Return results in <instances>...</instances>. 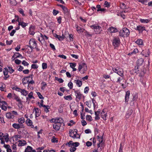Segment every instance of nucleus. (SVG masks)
I'll use <instances>...</instances> for the list:
<instances>
[{"instance_id":"nucleus-57","label":"nucleus","mask_w":152,"mask_h":152,"mask_svg":"<svg viewBox=\"0 0 152 152\" xmlns=\"http://www.w3.org/2000/svg\"><path fill=\"white\" fill-rule=\"evenodd\" d=\"M19 12L23 16H24L25 15V14L24 13L23 10L22 9H19Z\"/></svg>"},{"instance_id":"nucleus-3","label":"nucleus","mask_w":152,"mask_h":152,"mask_svg":"<svg viewBox=\"0 0 152 152\" xmlns=\"http://www.w3.org/2000/svg\"><path fill=\"white\" fill-rule=\"evenodd\" d=\"M91 27L94 29V31L96 34H99L102 31V28L98 24H95L90 26Z\"/></svg>"},{"instance_id":"nucleus-13","label":"nucleus","mask_w":152,"mask_h":152,"mask_svg":"<svg viewBox=\"0 0 152 152\" xmlns=\"http://www.w3.org/2000/svg\"><path fill=\"white\" fill-rule=\"evenodd\" d=\"M150 53V52L149 50L148 49H146L143 50L141 53L142 55L144 56L145 57H147L149 56Z\"/></svg>"},{"instance_id":"nucleus-30","label":"nucleus","mask_w":152,"mask_h":152,"mask_svg":"<svg viewBox=\"0 0 152 152\" xmlns=\"http://www.w3.org/2000/svg\"><path fill=\"white\" fill-rule=\"evenodd\" d=\"M144 62L143 59L140 58L138 59L137 61V64L138 66H140Z\"/></svg>"},{"instance_id":"nucleus-16","label":"nucleus","mask_w":152,"mask_h":152,"mask_svg":"<svg viewBox=\"0 0 152 152\" xmlns=\"http://www.w3.org/2000/svg\"><path fill=\"white\" fill-rule=\"evenodd\" d=\"M35 111V118L37 119V118L39 117L41 114L40 110L38 108L35 107L34 111Z\"/></svg>"},{"instance_id":"nucleus-26","label":"nucleus","mask_w":152,"mask_h":152,"mask_svg":"<svg viewBox=\"0 0 152 152\" xmlns=\"http://www.w3.org/2000/svg\"><path fill=\"white\" fill-rule=\"evenodd\" d=\"M74 82L76 84L77 86L79 87L81 86L82 85V82L79 80H75Z\"/></svg>"},{"instance_id":"nucleus-9","label":"nucleus","mask_w":152,"mask_h":152,"mask_svg":"<svg viewBox=\"0 0 152 152\" xmlns=\"http://www.w3.org/2000/svg\"><path fill=\"white\" fill-rule=\"evenodd\" d=\"M73 90L74 91L76 96V100L77 102H78L83 96V94H81L79 90H75L74 89Z\"/></svg>"},{"instance_id":"nucleus-27","label":"nucleus","mask_w":152,"mask_h":152,"mask_svg":"<svg viewBox=\"0 0 152 152\" xmlns=\"http://www.w3.org/2000/svg\"><path fill=\"white\" fill-rule=\"evenodd\" d=\"M138 96L137 94H135L133 96V98L131 101V103L132 105H134V102L136 101L137 99Z\"/></svg>"},{"instance_id":"nucleus-37","label":"nucleus","mask_w":152,"mask_h":152,"mask_svg":"<svg viewBox=\"0 0 152 152\" xmlns=\"http://www.w3.org/2000/svg\"><path fill=\"white\" fill-rule=\"evenodd\" d=\"M32 149V147L30 146H28L25 150V152H31Z\"/></svg>"},{"instance_id":"nucleus-34","label":"nucleus","mask_w":152,"mask_h":152,"mask_svg":"<svg viewBox=\"0 0 152 152\" xmlns=\"http://www.w3.org/2000/svg\"><path fill=\"white\" fill-rule=\"evenodd\" d=\"M22 95L24 96H26L28 94V92L24 89H22L20 92Z\"/></svg>"},{"instance_id":"nucleus-24","label":"nucleus","mask_w":152,"mask_h":152,"mask_svg":"<svg viewBox=\"0 0 152 152\" xmlns=\"http://www.w3.org/2000/svg\"><path fill=\"white\" fill-rule=\"evenodd\" d=\"M54 36L56 38L58 39L60 41H62L64 38V36L62 34V36L58 35L56 34H54Z\"/></svg>"},{"instance_id":"nucleus-11","label":"nucleus","mask_w":152,"mask_h":152,"mask_svg":"<svg viewBox=\"0 0 152 152\" xmlns=\"http://www.w3.org/2000/svg\"><path fill=\"white\" fill-rule=\"evenodd\" d=\"M134 28L136 30L138 31L139 33H142L143 31L146 30L145 27L140 25H139L136 27H134Z\"/></svg>"},{"instance_id":"nucleus-63","label":"nucleus","mask_w":152,"mask_h":152,"mask_svg":"<svg viewBox=\"0 0 152 152\" xmlns=\"http://www.w3.org/2000/svg\"><path fill=\"white\" fill-rule=\"evenodd\" d=\"M76 149V148L74 147H71L70 149V151L71 152H74Z\"/></svg>"},{"instance_id":"nucleus-42","label":"nucleus","mask_w":152,"mask_h":152,"mask_svg":"<svg viewBox=\"0 0 152 152\" xmlns=\"http://www.w3.org/2000/svg\"><path fill=\"white\" fill-rule=\"evenodd\" d=\"M97 139L100 143H103V137L101 136H97Z\"/></svg>"},{"instance_id":"nucleus-55","label":"nucleus","mask_w":152,"mask_h":152,"mask_svg":"<svg viewBox=\"0 0 152 152\" xmlns=\"http://www.w3.org/2000/svg\"><path fill=\"white\" fill-rule=\"evenodd\" d=\"M13 94H12L11 93H9L7 96V97L9 98V99H10L12 98H13Z\"/></svg>"},{"instance_id":"nucleus-25","label":"nucleus","mask_w":152,"mask_h":152,"mask_svg":"<svg viewBox=\"0 0 152 152\" xmlns=\"http://www.w3.org/2000/svg\"><path fill=\"white\" fill-rule=\"evenodd\" d=\"M61 124H59L55 123L53 125V128L56 131H58L60 129Z\"/></svg>"},{"instance_id":"nucleus-51","label":"nucleus","mask_w":152,"mask_h":152,"mask_svg":"<svg viewBox=\"0 0 152 152\" xmlns=\"http://www.w3.org/2000/svg\"><path fill=\"white\" fill-rule=\"evenodd\" d=\"M51 142L53 143L57 142H58V140H57L56 138L55 137H53V138L51 139Z\"/></svg>"},{"instance_id":"nucleus-32","label":"nucleus","mask_w":152,"mask_h":152,"mask_svg":"<svg viewBox=\"0 0 152 152\" xmlns=\"http://www.w3.org/2000/svg\"><path fill=\"white\" fill-rule=\"evenodd\" d=\"M140 21L142 23H147L150 21V20L149 19H140Z\"/></svg>"},{"instance_id":"nucleus-44","label":"nucleus","mask_w":152,"mask_h":152,"mask_svg":"<svg viewBox=\"0 0 152 152\" xmlns=\"http://www.w3.org/2000/svg\"><path fill=\"white\" fill-rule=\"evenodd\" d=\"M69 64L70 67L72 69L76 66V64L75 63H70Z\"/></svg>"},{"instance_id":"nucleus-49","label":"nucleus","mask_w":152,"mask_h":152,"mask_svg":"<svg viewBox=\"0 0 152 152\" xmlns=\"http://www.w3.org/2000/svg\"><path fill=\"white\" fill-rule=\"evenodd\" d=\"M40 37L42 38V40H44L45 39H48V37L46 35L43 36L42 33H40Z\"/></svg>"},{"instance_id":"nucleus-22","label":"nucleus","mask_w":152,"mask_h":152,"mask_svg":"<svg viewBox=\"0 0 152 152\" xmlns=\"http://www.w3.org/2000/svg\"><path fill=\"white\" fill-rule=\"evenodd\" d=\"M101 118L104 120H106V119L107 113L104 111L103 110L101 113Z\"/></svg>"},{"instance_id":"nucleus-28","label":"nucleus","mask_w":152,"mask_h":152,"mask_svg":"<svg viewBox=\"0 0 152 152\" xmlns=\"http://www.w3.org/2000/svg\"><path fill=\"white\" fill-rule=\"evenodd\" d=\"M0 90L2 91H4L6 92V86L3 83L0 84Z\"/></svg>"},{"instance_id":"nucleus-50","label":"nucleus","mask_w":152,"mask_h":152,"mask_svg":"<svg viewBox=\"0 0 152 152\" xmlns=\"http://www.w3.org/2000/svg\"><path fill=\"white\" fill-rule=\"evenodd\" d=\"M68 86L70 89H72L73 88L72 83L71 81L69 82L68 84Z\"/></svg>"},{"instance_id":"nucleus-52","label":"nucleus","mask_w":152,"mask_h":152,"mask_svg":"<svg viewBox=\"0 0 152 152\" xmlns=\"http://www.w3.org/2000/svg\"><path fill=\"white\" fill-rule=\"evenodd\" d=\"M37 94L39 99H44V98L39 92H37Z\"/></svg>"},{"instance_id":"nucleus-7","label":"nucleus","mask_w":152,"mask_h":152,"mask_svg":"<svg viewBox=\"0 0 152 152\" xmlns=\"http://www.w3.org/2000/svg\"><path fill=\"white\" fill-rule=\"evenodd\" d=\"M81 69H83L81 71V73L82 74L84 73L87 71V69L86 64L84 63L79 64L78 68V70L79 71H81Z\"/></svg>"},{"instance_id":"nucleus-54","label":"nucleus","mask_w":152,"mask_h":152,"mask_svg":"<svg viewBox=\"0 0 152 152\" xmlns=\"http://www.w3.org/2000/svg\"><path fill=\"white\" fill-rule=\"evenodd\" d=\"M28 89H30L31 90H33L34 89V88L33 87L32 85H33L31 84H30L29 83H28Z\"/></svg>"},{"instance_id":"nucleus-12","label":"nucleus","mask_w":152,"mask_h":152,"mask_svg":"<svg viewBox=\"0 0 152 152\" xmlns=\"http://www.w3.org/2000/svg\"><path fill=\"white\" fill-rule=\"evenodd\" d=\"M75 27L79 34L82 33L85 31L84 29L79 26L77 24H75Z\"/></svg>"},{"instance_id":"nucleus-39","label":"nucleus","mask_w":152,"mask_h":152,"mask_svg":"<svg viewBox=\"0 0 152 152\" xmlns=\"http://www.w3.org/2000/svg\"><path fill=\"white\" fill-rule=\"evenodd\" d=\"M9 72V70L7 68H5L4 69L3 71V73L4 75H8Z\"/></svg>"},{"instance_id":"nucleus-56","label":"nucleus","mask_w":152,"mask_h":152,"mask_svg":"<svg viewBox=\"0 0 152 152\" xmlns=\"http://www.w3.org/2000/svg\"><path fill=\"white\" fill-rule=\"evenodd\" d=\"M7 105H2L1 106V109L4 110L6 111L7 110Z\"/></svg>"},{"instance_id":"nucleus-18","label":"nucleus","mask_w":152,"mask_h":152,"mask_svg":"<svg viewBox=\"0 0 152 152\" xmlns=\"http://www.w3.org/2000/svg\"><path fill=\"white\" fill-rule=\"evenodd\" d=\"M132 112L133 110L132 109H128L125 115L126 118H129L130 115L132 114Z\"/></svg>"},{"instance_id":"nucleus-58","label":"nucleus","mask_w":152,"mask_h":152,"mask_svg":"<svg viewBox=\"0 0 152 152\" xmlns=\"http://www.w3.org/2000/svg\"><path fill=\"white\" fill-rule=\"evenodd\" d=\"M86 119L89 121H91L92 120L91 117L90 115H87L86 116Z\"/></svg>"},{"instance_id":"nucleus-62","label":"nucleus","mask_w":152,"mask_h":152,"mask_svg":"<svg viewBox=\"0 0 152 152\" xmlns=\"http://www.w3.org/2000/svg\"><path fill=\"white\" fill-rule=\"evenodd\" d=\"M89 88L88 87H86L84 89V93L85 94H87L88 92Z\"/></svg>"},{"instance_id":"nucleus-64","label":"nucleus","mask_w":152,"mask_h":152,"mask_svg":"<svg viewBox=\"0 0 152 152\" xmlns=\"http://www.w3.org/2000/svg\"><path fill=\"white\" fill-rule=\"evenodd\" d=\"M123 148L122 147V143H121L120 145V147L118 150V152H123Z\"/></svg>"},{"instance_id":"nucleus-59","label":"nucleus","mask_w":152,"mask_h":152,"mask_svg":"<svg viewBox=\"0 0 152 152\" xmlns=\"http://www.w3.org/2000/svg\"><path fill=\"white\" fill-rule=\"evenodd\" d=\"M18 102V107L19 108H22L23 105H22V103L21 100L20 101V102Z\"/></svg>"},{"instance_id":"nucleus-43","label":"nucleus","mask_w":152,"mask_h":152,"mask_svg":"<svg viewBox=\"0 0 152 152\" xmlns=\"http://www.w3.org/2000/svg\"><path fill=\"white\" fill-rule=\"evenodd\" d=\"M33 93L32 92H31L28 94V98L30 99H34V97L33 96Z\"/></svg>"},{"instance_id":"nucleus-48","label":"nucleus","mask_w":152,"mask_h":152,"mask_svg":"<svg viewBox=\"0 0 152 152\" xmlns=\"http://www.w3.org/2000/svg\"><path fill=\"white\" fill-rule=\"evenodd\" d=\"M42 68L43 69H46L47 68V65L46 63H43L42 64Z\"/></svg>"},{"instance_id":"nucleus-10","label":"nucleus","mask_w":152,"mask_h":152,"mask_svg":"<svg viewBox=\"0 0 152 152\" xmlns=\"http://www.w3.org/2000/svg\"><path fill=\"white\" fill-rule=\"evenodd\" d=\"M120 39L118 37H114L113 40V45L115 47H118L120 44Z\"/></svg>"},{"instance_id":"nucleus-35","label":"nucleus","mask_w":152,"mask_h":152,"mask_svg":"<svg viewBox=\"0 0 152 152\" xmlns=\"http://www.w3.org/2000/svg\"><path fill=\"white\" fill-rule=\"evenodd\" d=\"M13 98L14 99L16 100L18 102H20V101L21 100L20 97L15 94H13Z\"/></svg>"},{"instance_id":"nucleus-20","label":"nucleus","mask_w":152,"mask_h":152,"mask_svg":"<svg viewBox=\"0 0 152 152\" xmlns=\"http://www.w3.org/2000/svg\"><path fill=\"white\" fill-rule=\"evenodd\" d=\"M25 122V120L24 118L23 117L19 118L18 120V122L19 124L22 127L23 126V124Z\"/></svg>"},{"instance_id":"nucleus-14","label":"nucleus","mask_w":152,"mask_h":152,"mask_svg":"<svg viewBox=\"0 0 152 152\" xmlns=\"http://www.w3.org/2000/svg\"><path fill=\"white\" fill-rule=\"evenodd\" d=\"M53 120H54V121H53V122H54L55 123H57V124H61L63 123L64 122V120L62 118L59 117V118H56L54 119H53Z\"/></svg>"},{"instance_id":"nucleus-47","label":"nucleus","mask_w":152,"mask_h":152,"mask_svg":"<svg viewBox=\"0 0 152 152\" xmlns=\"http://www.w3.org/2000/svg\"><path fill=\"white\" fill-rule=\"evenodd\" d=\"M42 85L41 89L42 90H44L47 86V84L45 82H43L42 83Z\"/></svg>"},{"instance_id":"nucleus-21","label":"nucleus","mask_w":152,"mask_h":152,"mask_svg":"<svg viewBox=\"0 0 152 152\" xmlns=\"http://www.w3.org/2000/svg\"><path fill=\"white\" fill-rule=\"evenodd\" d=\"M108 31L110 33H115L117 31V29L115 28L111 27L108 29Z\"/></svg>"},{"instance_id":"nucleus-29","label":"nucleus","mask_w":152,"mask_h":152,"mask_svg":"<svg viewBox=\"0 0 152 152\" xmlns=\"http://www.w3.org/2000/svg\"><path fill=\"white\" fill-rule=\"evenodd\" d=\"M12 127L15 129H19L22 128L19 124L14 123L12 125Z\"/></svg>"},{"instance_id":"nucleus-4","label":"nucleus","mask_w":152,"mask_h":152,"mask_svg":"<svg viewBox=\"0 0 152 152\" xmlns=\"http://www.w3.org/2000/svg\"><path fill=\"white\" fill-rule=\"evenodd\" d=\"M77 130L76 129H74V131L72 130L69 131V136L73 138H80V135L77 133Z\"/></svg>"},{"instance_id":"nucleus-38","label":"nucleus","mask_w":152,"mask_h":152,"mask_svg":"<svg viewBox=\"0 0 152 152\" xmlns=\"http://www.w3.org/2000/svg\"><path fill=\"white\" fill-rule=\"evenodd\" d=\"M18 25L19 26H21L22 28H24L28 25V23H24L23 22L21 23H18Z\"/></svg>"},{"instance_id":"nucleus-17","label":"nucleus","mask_w":152,"mask_h":152,"mask_svg":"<svg viewBox=\"0 0 152 152\" xmlns=\"http://www.w3.org/2000/svg\"><path fill=\"white\" fill-rule=\"evenodd\" d=\"M26 123L28 126H30L31 128H33L34 127L32 121L29 118H28L26 120Z\"/></svg>"},{"instance_id":"nucleus-45","label":"nucleus","mask_w":152,"mask_h":152,"mask_svg":"<svg viewBox=\"0 0 152 152\" xmlns=\"http://www.w3.org/2000/svg\"><path fill=\"white\" fill-rule=\"evenodd\" d=\"M10 3L12 6H15L17 4L16 1L15 0H10Z\"/></svg>"},{"instance_id":"nucleus-33","label":"nucleus","mask_w":152,"mask_h":152,"mask_svg":"<svg viewBox=\"0 0 152 152\" xmlns=\"http://www.w3.org/2000/svg\"><path fill=\"white\" fill-rule=\"evenodd\" d=\"M22 81L23 85L25 86L26 84L28 83V80L27 79V77H24Z\"/></svg>"},{"instance_id":"nucleus-53","label":"nucleus","mask_w":152,"mask_h":152,"mask_svg":"<svg viewBox=\"0 0 152 152\" xmlns=\"http://www.w3.org/2000/svg\"><path fill=\"white\" fill-rule=\"evenodd\" d=\"M38 66L37 64H32L31 65V68L32 69H36L38 68Z\"/></svg>"},{"instance_id":"nucleus-23","label":"nucleus","mask_w":152,"mask_h":152,"mask_svg":"<svg viewBox=\"0 0 152 152\" xmlns=\"http://www.w3.org/2000/svg\"><path fill=\"white\" fill-rule=\"evenodd\" d=\"M18 146H22L25 145L26 144V142L24 140H19L18 141Z\"/></svg>"},{"instance_id":"nucleus-31","label":"nucleus","mask_w":152,"mask_h":152,"mask_svg":"<svg viewBox=\"0 0 152 152\" xmlns=\"http://www.w3.org/2000/svg\"><path fill=\"white\" fill-rule=\"evenodd\" d=\"M135 43L138 45H143V41L142 39H139L137 40Z\"/></svg>"},{"instance_id":"nucleus-6","label":"nucleus","mask_w":152,"mask_h":152,"mask_svg":"<svg viewBox=\"0 0 152 152\" xmlns=\"http://www.w3.org/2000/svg\"><path fill=\"white\" fill-rule=\"evenodd\" d=\"M129 29L126 28H123L119 32V35L121 37H124L128 36L129 34Z\"/></svg>"},{"instance_id":"nucleus-15","label":"nucleus","mask_w":152,"mask_h":152,"mask_svg":"<svg viewBox=\"0 0 152 152\" xmlns=\"http://www.w3.org/2000/svg\"><path fill=\"white\" fill-rule=\"evenodd\" d=\"M130 95V91H126L125 97V102L126 104L128 103V102L129 100Z\"/></svg>"},{"instance_id":"nucleus-36","label":"nucleus","mask_w":152,"mask_h":152,"mask_svg":"<svg viewBox=\"0 0 152 152\" xmlns=\"http://www.w3.org/2000/svg\"><path fill=\"white\" fill-rule=\"evenodd\" d=\"M138 52V50L136 48L134 49L133 51L132 52L129 53L128 55H132L133 54H135L136 53H137Z\"/></svg>"},{"instance_id":"nucleus-5","label":"nucleus","mask_w":152,"mask_h":152,"mask_svg":"<svg viewBox=\"0 0 152 152\" xmlns=\"http://www.w3.org/2000/svg\"><path fill=\"white\" fill-rule=\"evenodd\" d=\"M112 70L114 72L117 73L118 75L121 77L123 79L124 78V71L123 69L120 68H113Z\"/></svg>"},{"instance_id":"nucleus-40","label":"nucleus","mask_w":152,"mask_h":152,"mask_svg":"<svg viewBox=\"0 0 152 152\" xmlns=\"http://www.w3.org/2000/svg\"><path fill=\"white\" fill-rule=\"evenodd\" d=\"M64 98L65 99L67 100H71L72 99L71 95L65 96Z\"/></svg>"},{"instance_id":"nucleus-19","label":"nucleus","mask_w":152,"mask_h":152,"mask_svg":"<svg viewBox=\"0 0 152 152\" xmlns=\"http://www.w3.org/2000/svg\"><path fill=\"white\" fill-rule=\"evenodd\" d=\"M35 27L34 26H31L29 28V33L30 35H33L35 33L34 29Z\"/></svg>"},{"instance_id":"nucleus-60","label":"nucleus","mask_w":152,"mask_h":152,"mask_svg":"<svg viewBox=\"0 0 152 152\" xmlns=\"http://www.w3.org/2000/svg\"><path fill=\"white\" fill-rule=\"evenodd\" d=\"M58 57L62 58L64 59H66V57L63 54L59 55L58 56Z\"/></svg>"},{"instance_id":"nucleus-41","label":"nucleus","mask_w":152,"mask_h":152,"mask_svg":"<svg viewBox=\"0 0 152 152\" xmlns=\"http://www.w3.org/2000/svg\"><path fill=\"white\" fill-rule=\"evenodd\" d=\"M43 107L44 108L45 111L48 113L49 111V109L50 108V107L49 105H44Z\"/></svg>"},{"instance_id":"nucleus-46","label":"nucleus","mask_w":152,"mask_h":152,"mask_svg":"<svg viewBox=\"0 0 152 152\" xmlns=\"http://www.w3.org/2000/svg\"><path fill=\"white\" fill-rule=\"evenodd\" d=\"M105 7H110V4L107 1H105L104 4Z\"/></svg>"},{"instance_id":"nucleus-2","label":"nucleus","mask_w":152,"mask_h":152,"mask_svg":"<svg viewBox=\"0 0 152 152\" xmlns=\"http://www.w3.org/2000/svg\"><path fill=\"white\" fill-rule=\"evenodd\" d=\"M29 45L27 46L30 47L31 49L30 52H32L33 49L36 48V46H37V43L35 39H31L30 40L29 42Z\"/></svg>"},{"instance_id":"nucleus-8","label":"nucleus","mask_w":152,"mask_h":152,"mask_svg":"<svg viewBox=\"0 0 152 152\" xmlns=\"http://www.w3.org/2000/svg\"><path fill=\"white\" fill-rule=\"evenodd\" d=\"M18 114L17 112L14 111H12L11 112H9L7 113L6 114V116L8 119H13L15 115H18Z\"/></svg>"},{"instance_id":"nucleus-1","label":"nucleus","mask_w":152,"mask_h":152,"mask_svg":"<svg viewBox=\"0 0 152 152\" xmlns=\"http://www.w3.org/2000/svg\"><path fill=\"white\" fill-rule=\"evenodd\" d=\"M9 140V136L7 133L4 134L2 132H0V140L1 141V144H4L5 141L8 142Z\"/></svg>"},{"instance_id":"nucleus-61","label":"nucleus","mask_w":152,"mask_h":152,"mask_svg":"<svg viewBox=\"0 0 152 152\" xmlns=\"http://www.w3.org/2000/svg\"><path fill=\"white\" fill-rule=\"evenodd\" d=\"M59 13V11L56 10H53V15L54 16L56 15Z\"/></svg>"}]
</instances>
